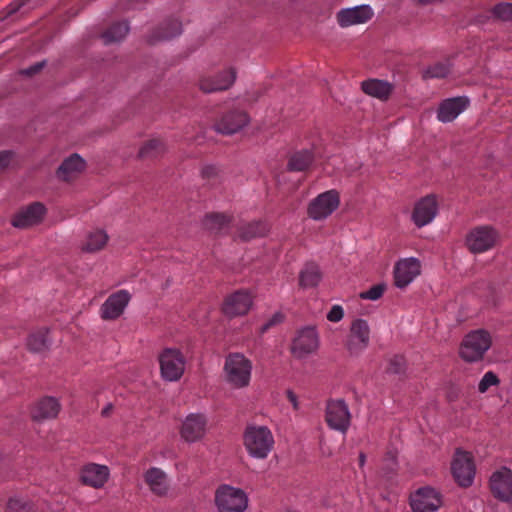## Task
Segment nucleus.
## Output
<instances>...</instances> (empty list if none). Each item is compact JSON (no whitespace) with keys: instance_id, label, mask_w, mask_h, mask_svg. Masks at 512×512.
Here are the masks:
<instances>
[{"instance_id":"1","label":"nucleus","mask_w":512,"mask_h":512,"mask_svg":"<svg viewBox=\"0 0 512 512\" xmlns=\"http://www.w3.org/2000/svg\"><path fill=\"white\" fill-rule=\"evenodd\" d=\"M243 439L249 455L257 459H265L274 447L273 434L266 426H248Z\"/></svg>"},{"instance_id":"2","label":"nucleus","mask_w":512,"mask_h":512,"mask_svg":"<svg viewBox=\"0 0 512 512\" xmlns=\"http://www.w3.org/2000/svg\"><path fill=\"white\" fill-rule=\"evenodd\" d=\"M224 372L232 387H247L251 380L252 362L241 353H230L225 359Z\"/></svg>"},{"instance_id":"3","label":"nucleus","mask_w":512,"mask_h":512,"mask_svg":"<svg viewBox=\"0 0 512 512\" xmlns=\"http://www.w3.org/2000/svg\"><path fill=\"white\" fill-rule=\"evenodd\" d=\"M492 343L491 336L484 330L472 331L463 339L460 355L467 362H475L484 356Z\"/></svg>"},{"instance_id":"4","label":"nucleus","mask_w":512,"mask_h":512,"mask_svg":"<svg viewBox=\"0 0 512 512\" xmlns=\"http://www.w3.org/2000/svg\"><path fill=\"white\" fill-rule=\"evenodd\" d=\"M215 502L220 512H243L248 499L243 490L222 485L216 491Z\"/></svg>"},{"instance_id":"5","label":"nucleus","mask_w":512,"mask_h":512,"mask_svg":"<svg viewBox=\"0 0 512 512\" xmlns=\"http://www.w3.org/2000/svg\"><path fill=\"white\" fill-rule=\"evenodd\" d=\"M159 364L162 377L167 381H177L185 370V357L180 350L166 348L159 355Z\"/></svg>"},{"instance_id":"6","label":"nucleus","mask_w":512,"mask_h":512,"mask_svg":"<svg viewBox=\"0 0 512 512\" xmlns=\"http://www.w3.org/2000/svg\"><path fill=\"white\" fill-rule=\"evenodd\" d=\"M340 204L338 191L331 189L319 194L308 205V216L316 221H321L330 216Z\"/></svg>"},{"instance_id":"7","label":"nucleus","mask_w":512,"mask_h":512,"mask_svg":"<svg viewBox=\"0 0 512 512\" xmlns=\"http://www.w3.org/2000/svg\"><path fill=\"white\" fill-rule=\"evenodd\" d=\"M499 235L490 226H478L472 229L466 237V245L472 253H483L494 247Z\"/></svg>"},{"instance_id":"8","label":"nucleus","mask_w":512,"mask_h":512,"mask_svg":"<svg viewBox=\"0 0 512 512\" xmlns=\"http://www.w3.org/2000/svg\"><path fill=\"white\" fill-rule=\"evenodd\" d=\"M325 419L331 429L345 434L351 419L347 404L341 399L328 401Z\"/></svg>"},{"instance_id":"9","label":"nucleus","mask_w":512,"mask_h":512,"mask_svg":"<svg viewBox=\"0 0 512 512\" xmlns=\"http://www.w3.org/2000/svg\"><path fill=\"white\" fill-rule=\"evenodd\" d=\"M410 505L414 512H435L441 507L442 498L434 488L421 487L411 494Z\"/></svg>"},{"instance_id":"10","label":"nucleus","mask_w":512,"mask_h":512,"mask_svg":"<svg viewBox=\"0 0 512 512\" xmlns=\"http://www.w3.org/2000/svg\"><path fill=\"white\" fill-rule=\"evenodd\" d=\"M451 470L453 477L460 486H470L475 475V465L471 454L457 450L452 461Z\"/></svg>"},{"instance_id":"11","label":"nucleus","mask_w":512,"mask_h":512,"mask_svg":"<svg viewBox=\"0 0 512 512\" xmlns=\"http://www.w3.org/2000/svg\"><path fill=\"white\" fill-rule=\"evenodd\" d=\"M252 306V295L246 290H238L228 295L222 310L226 316L236 317L246 314Z\"/></svg>"},{"instance_id":"12","label":"nucleus","mask_w":512,"mask_h":512,"mask_svg":"<svg viewBox=\"0 0 512 512\" xmlns=\"http://www.w3.org/2000/svg\"><path fill=\"white\" fill-rule=\"evenodd\" d=\"M207 418L201 413H191L184 419L180 435L186 442L200 440L206 432Z\"/></svg>"},{"instance_id":"13","label":"nucleus","mask_w":512,"mask_h":512,"mask_svg":"<svg viewBox=\"0 0 512 512\" xmlns=\"http://www.w3.org/2000/svg\"><path fill=\"white\" fill-rule=\"evenodd\" d=\"M318 348V335L314 328L307 327L299 331L292 343V354L304 358Z\"/></svg>"},{"instance_id":"14","label":"nucleus","mask_w":512,"mask_h":512,"mask_svg":"<svg viewBox=\"0 0 512 512\" xmlns=\"http://www.w3.org/2000/svg\"><path fill=\"white\" fill-rule=\"evenodd\" d=\"M490 489L495 498L509 501L512 498V470L503 467L494 472L490 478Z\"/></svg>"},{"instance_id":"15","label":"nucleus","mask_w":512,"mask_h":512,"mask_svg":"<svg viewBox=\"0 0 512 512\" xmlns=\"http://www.w3.org/2000/svg\"><path fill=\"white\" fill-rule=\"evenodd\" d=\"M469 99L466 96H458L444 99L437 109V119L442 123H449L455 120L469 106Z\"/></svg>"},{"instance_id":"16","label":"nucleus","mask_w":512,"mask_h":512,"mask_svg":"<svg viewBox=\"0 0 512 512\" xmlns=\"http://www.w3.org/2000/svg\"><path fill=\"white\" fill-rule=\"evenodd\" d=\"M131 296L126 290L111 294L101 306V317L105 320L117 319L128 305Z\"/></svg>"},{"instance_id":"17","label":"nucleus","mask_w":512,"mask_h":512,"mask_svg":"<svg viewBox=\"0 0 512 512\" xmlns=\"http://www.w3.org/2000/svg\"><path fill=\"white\" fill-rule=\"evenodd\" d=\"M420 262L416 258L398 261L394 267L395 284L399 288L409 285L420 274Z\"/></svg>"},{"instance_id":"18","label":"nucleus","mask_w":512,"mask_h":512,"mask_svg":"<svg viewBox=\"0 0 512 512\" xmlns=\"http://www.w3.org/2000/svg\"><path fill=\"white\" fill-rule=\"evenodd\" d=\"M437 210L438 204L435 196L428 195L415 204L412 220L417 227H423L435 218Z\"/></svg>"},{"instance_id":"19","label":"nucleus","mask_w":512,"mask_h":512,"mask_svg":"<svg viewBox=\"0 0 512 512\" xmlns=\"http://www.w3.org/2000/svg\"><path fill=\"white\" fill-rule=\"evenodd\" d=\"M249 118L243 111H230L224 114L216 123L215 129L222 134H234L248 124Z\"/></svg>"},{"instance_id":"20","label":"nucleus","mask_w":512,"mask_h":512,"mask_svg":"<svg viewBox=\"0 0 512 512\" xmlns=\"http://www.w3.org/2000/svg\"><path fill=\"white\" fill-rule=\"evenodd\" d=\"M236 79V71L233 68L224 70L216 77H204L199 82L203 92L211 93L228 89Z\"/></svg>"},{"instance_id":"21","label":"nucleus","mask_w":512,"mask_h":512,"mask_svg":"<svg viewBox=\"0 0 512 512\" xmlns=\"http://www.w3.org/2000/svg\"><path fill=\"white\" fill-rule=\"evenodd\" d=\"M109 469L105 465L89 463L81 469L80 479L85 485L101 488L107 482Z\"/></svg>"},{"instance_id":"22","label":"nucleus","mask_w":512,"mask_h":512,"mask_svg":"<svg viewBox=\"0 0 512 512\" xmlns=\"http://www.w3.org/2000/svg\"><path fill=\"white\" fill-rule=\"evenodd\" d=\"M373 13L369 6L362 5L354 8L343 9L337 14V20L341 27L367 22Z\"/></svg>"},{"instance_id":"23","label":"nucleus","mask_w":512,"mask_h":512,"mask_svg":"<svg viewBox=\"0 0 512 512\" xmlns=\"http://www.w3.org/2000/svg\"><path fill=\"white\" fill-rule=\"evenodd\" d=\"M370 329L368 323L363 319H356L351 325L349 349L358 352L365 349L369 344Z\"/></svg>"},{"instance_id":"24","label":"nucleus","mask_w":512,"mask_h":512,"mask_svg":"<svg viewBox=\"0 0 512 512\" xmlns=\"http://www.w3.org/2000/svg\"><path fill=\"white\" fill-rule=\"evenodd\" d=\"M44 214L45 207L41 203L35 202L17 213L12 220V224L15 227L26 228L37 224Z\"/></svg>"},{"instance_id":"25","label":"nucleus","mask_w":512,"mask_h":512,"mask_svg":"<svg viewBox=\"0 0 512 512\" xmlns=\"http://www.w3.org/2000/svg\"><path fill=\"white\" fill-rule=\"evenodd\" d=\"M144 481L151 492L157 496L166 495L170 487L166 473L156 467H152L146 471L144 474Z\"/></svg>"},{"instance_id":"26","label":"nucleus","mask_w":512,"mask_h":512,"mask_svg":"<svg viewBox=\"0 0 512 512\" xmlns=\"http://www.w3.org/2000/svg\"><path fill=\"white\" fill-rule=\"evenodd\" d=\"M182 32L181 23L174 18L164 21L149 36V42L154 44L157 41L169 40Z\"/></svg>"},{"instance_id":"27","label":"nucleus","mask_w":512,"mask_h":512,"mask_svg":"<svg viewBox=\"0 0 512 512\" xmlns=\"http://www.w3.org/2000/svg\"><path fill=\"white\" fill-rule=\"evenodd\" d=\"M84 166V160L78 154H73L60 165L57 176L61 180L70 181L84 169Z\"/></svg>"},{"instance_id":"28","label":"nucleus","mask_w":512,"mask_h":512,"mask_svg":"<svg viewBox=\"0 0 512 512\" xmlns=\"http://www.w3.org/2000/svg\"><path fill=\"white\" fill-rule=\"evenodd\" d=\"M361 87L364 93L380 100H387L393 90V86L389 82L379 79L363 81Z\"/></svg>"},{"instance_id":"29","label":"nucleus","mask_w":512,"mask_h":512,"mask_svg":"<svg viewBox=\"0 0 512 512\" xmlns=\"http://www.w3.org/2000/svg\"><path fill=\"white\" fill-rule=\"evenodd\" d=\"M60 405L53 397H45L38 402L33 410V418L36 420L54 418L58 415Z\"/></svg>"},{"instance_id":"30","label":"nucleus","mask_w":512,"mask_h":512,"mask_svg":"<svg viewBox=\"0 0 512 512\" xmlns=\"http://www.w3.org/2000/svg\"><path fill=\"white\" fill-rule=\"evenodd\" d=\"M314 161L312 151L304 149L293 153L288 161V169L290 171H305Z\"/></svg>"},{"instance_id":"31","label":"nucleus","mask_w":512,"mask_h":512,"mask_svg":"<svg viewBox=\"0 0 512 512\" xmlns=\"http://www.w3.org/2000/svg\"><path fill=\"white\" fill-rule=\"evenodd\" d=\"M268 232V225L263 221H253L243 224L239 228V237L243 241H249L256 237H262Z\"/></svg>"},{"instance_id":"32","label":"nucleus","mask_w":512,"mask_h":512,"mask_svg":"<svg viewBox=\"0 0 512 512\" xmlns=\"http://www.w3.org/2000/svg\"><path fill=\"white\" fill-rule=\"evenodd\" d=\"M321 272L315 263H307L299 275V283L302 287H314L321 280Z\"/></svg>"},{"instance_id":"33","label":"nucleus","mask_w":512,"mask_h":512,"mask_svg":"<svg viewBox=\"0 0 512 512\" xmlns=\"http://www.w3.org/2000/svg\"><path fill=\"white\" fill-rule=\"evenodd\" d=\"M49 346L48 329L41 328L32 332L27 339V347L30 351L41 352Z\"/></svg>"},{"instance_id":"34","label":"nucleus","mask_w":512,"mask_h":512,"mask_svg":"<svg viewBox=\"0 0 512 512\" xmlns=\"http://www.w3.org/2000/svg\"><path fill=\"white\" fill-rule=\"evenodd\" d=\"M129 27L126 22L113 23L102 34V39L105 44H111L121 41L128 33Z\"/></svg>"},{"instance_id":"35","label":"nucleus","mask_w":512,"mask_h":512,"mask_svg":"<svg viewBox=\"0 0 512 512\" xmlns=\"http://www.w3.org/2000/svg\"><path fill=\"white\" fill-rule=\"evenodd\" d=\"M230 222L228 216L221 213H211L206 215L203 226L212 232L219 233L226 229Z\"/></svg>"},{"instance_id":"36","label":"nucleus","mask_w":512,"mask_h":512,"mask_svg":"<svg viewBox=\"0 0 512 512\" xmlns=\"http://www.w3.org/2000/svg\"><path fill=\"white\" fill-rule=\"evenodd\" d=\"M108 240L107 234L102 230H96L91 232L85 244L83 245V250L87 252H95L102 249Z\"/></svg>"},{"instance_id":"37","label":"nucleus","mask_w":512,"mask_h":512,"mask_svg":"<svg viewBox=\"0 0 512 512\" xmlns=\"http://www.w3.org/2000/svg\"><path fill=\"white\" fill-rule=\"evenodd\" d=\"M451 70V65L448 60L441 61L430 65L424 72V79H432V78H444L446 77Z\"/></svg>"},{"instance_id":"38","label":"nucleus","mask_w":512,"mask_h":512,"mask_svg":"<svg viewBox=\"0 0 512 512\" xmlns=\"http://www.w3.org/2000/svg\"><path fill=\"white\" fill-rule=\"evenodd\" d=\"M164 144L159 139H152L145 143L139 151V157L142 159L155 158L164 152Z\"/></svg>"},{"instance_id":"39","label":"nucleus","mask_w":512,"mask_h":512,"mask_svg":"<svg viewBox=\"0 0 512 512\" xmlns=\"http://www.w3.org/2000/svg\"><path fill=\"white\" fill-rule=\"evenodd\" d=\"M406 370V360L402 355H394L388 360L386 372L394 375H403Z\"/></svg>"},{"instance_id":"40","label":"nucleus","mask_w":512,"mask_h":512,"mask_svg":"<svg viewBox=\"0 0 512 512\" xmlns=\"http://www.w3.org/2000/svg\"><path fill=\"white\" fill-rule=\"evenodd\" d=\"M6 512H34V506L30 502L18 498H11L8 501Z\"/></svg>"},{"instance_id":"41","label":"nucleus","mask_w":512,"mask_h":512,"mask_svg":"<svg viewBox=\"0 0 512 512\" xmlns=\"http://www.w3.org/2000/svg\"><path fill=\"white\" fill-rule=\"evenodd\" d=\"M498 383L499 379L497 375L492 371H488L483 375L482 379L480 380L478 385V391L480 393H485L491 386H496L498 385Z\"/></svg>"},{"instance_id":"42","label":"nucleus","mask_w":512,"mask_h":512,"mask_svg":"<svg viewBox=\"0 0 512 512\" xmlns=\"http://www.w3.org/2000/svg\"><path fill=\"white\" fill-rule=\"evenodd\" d=\"M494 15L504 21H512V4H498L493 9Z\"/></svg>"},{"instance_id":"43","label":"nucleus","mask_w":512,"mask_h":512,"mask_svg":"<svg viewBox=\"0 0 512 512\" xmlns=\"http://www.w3.org/2000/svg\"><path fill=\"white\" fill-rule=\"evenodd\" d=\"M385 286L383 284H377L372 286L370 289L360 293V298L368 300H378L384 293Z\"/></svg>"},{"instance_id":"44","label":"nucleus","mask_w":512,"mask_h":512,"mask_svg":"<svg viewBox=\"0 0 512 512\" xmlns=\"http://www.w3.org/2000/svg\"><path fill=\"white\" fill-rule=\"evenodd\" d=\"M344 311L339 305H334L327 314V319L331 322H338L343 318Z\"/></svg>"},{"instance_id":"45","label":"nucleus","mask_w":512,"mask_h":512,"mask_svg":"<svg viewBox=\"0 0 512 512\" xmlns=\"http://www.w3.org/2000/svg\"><path fill=\"white\" fill-rule=\"evenodd\" d=\"M218 175V169L216 166L207 165L202 169V177L208 181L216 178Z\"/></svg>"},{"instance_id":"46","label":"nucleus","mask_w":512,"mask_h":512,"mask_svg":"<svg viewBox=\"0 0 512 512\" xmlns=\"http://www.w3.org/2000/svg\"><path fill=\"white\" fill-rule=\"evenodd\" d=\"M283 319V316L279 313L275 314L270 320H268L261 328V332L265 333L268 331L272 326H274L277 323H280Z\"/></svg>"},{"instance_id":"47","label":"nucleus","mask_w":512,"mask_h":512,"mask_svg":"<svg viewBox=\"0 0 512 512\" xmlns=\"http://www.w3.org/2000/svg\"><path fill=\"white\" fill-rule=\"evenodd\" d=\"M12 159V153L9 151L0 152V170L6 168Z\"/></svg>"},{"instance_id":"48","label":"nucleus","mask_w":512,"mask_h":512,"mask_svg":"<svg viewBox=\"0 0 512 512\" xmlns=\"http://www.w3.org/2000/svg\"><path fill=\"white\" fill-rule=\"evenodd\" d=\"M286 397H287L288 401L291 403L293 409L294 410H298L299 409V402H298L297 395L292 390H287L286 391Z\"/></svg>"},{"instance_id":"49","label":"nucleus","mask_w":512,"mask_h":512,"mask_svg":"<svg viewBox=\"0 0 512 512\" xmlns=\"http://www.w3.org/2000/svg\"><path fill=\"white\" fill-rule=\"evenodd\" d=\"M43 65H44L43 62H39V63L29 67L28 69H26L24 72L27 75H34L42 69Z\"/></svg>"},{"instance_id":"50","label":"nucleus","mask_w":512,"mask_h":512,"mask_svg":"<svg viewBox=\"0 0 512 512\" xmlns=\"http://www.w3.org/2000/svg\"><path fill=\"white\" fill-rule=\"evenodd\" d=\"M365 461H366V455H365L363 452H361V453L359 454V466H360L361 468L364 466Z\"/></svg>"},{"instance_id":"51","label":"nucleus","mask_w":512,"mask_h":512,"mask_svg":"<svg viewBox=\"0 0 512 512\" xmlns=\"http://www.w3.org/2000/svg\"><path fill=\"white\" fill-rule=\"evenodd\" d=\"M112 410V405H108L106 406L103 410H102V415L104 416H108L110 411Z\"/></svg>"},{"instance_id":"52","label":"nucleus","mask_w":512,"mask_h":512,"mask_svg":"<svg viewBox=\"0 0 512 512\" xmlns=\"http://www.w3.org/2000/svg\"><path fill=\"white\" fill-rule=\"evenodd\" d=\"M387 458H389L391 460V465H394V461H395V455L391 452H388L387 453Z\"/></svg>"},{"instance_id":"53","label":"nucleus","mask_w":512,"mask_h":512,"mask_svg":"<svg viewBox=\"0 0 512 512\" xmlns=\"http://www.w3.org/2000/svg\"><path fill=\"white\" fill-rule=\"evenodd\" d=\"M18 9H19V5H17V6H15V7L11 8V11H10V12H15V11H17Z\"/></svg>"}]
</instances>
